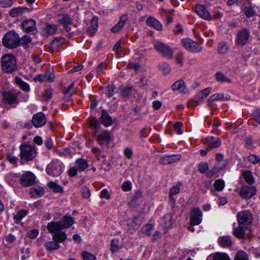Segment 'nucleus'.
<instances>
[{
    "mask_svg": "<svg viewBox=\"0 0 260 260\" xmlns=\"http://www.w3.org/2000/svg\"><path fill=\"white\" fill-rule=\"evenodd\" d=\"M237 220L239 225L248 228L252 223V215L248 210H244L237 214Z\"/></svg>",
    "mask_w": 260,
    "mask_h": 260,
    "instance_id": "9",
    "label": "nucleus"
},
{
    "mask_svg": "<svg viewBox=\"0 0 260 260\" xmlns=\"http://www.w3.org/2000/svg\"><path fill=\"white\" fill-rule=\"evenodd\" d=\"M65 42L64 38L60 37L54 38L51 42V45L53 47H58Z\"/></svg>",
    "mask_w": 260,
    "mask_h": 260,
    "instance_id": "48",
    "label": "nucleus"
},
{
    "mask_svg": "<svg viewBox=\"0 0 260 260\" xmlns=\"http://www.w3.org/2000/svg\"><path fill=\"white\" fill-rule=\"evenodd\" d=\"M81 193L83 198L88 199L90 197V192L88 188L83 186L81 189Z\"/></svg>",
    "mask_w": 260,
    "mask_h": 260,
    "instance_id": "62",
    "label": "nucleus"
},
{
    "mask_svg": "<svg viewBox=\"0 0 260 260\" xmlns=\"http://www.w3.org/2000/svg\"><path fill=\"white\" fill-rule=\"evenodd\" d=\"M159 68L165 74H168L171 71L170 66L165 62H160L159 64Z\"/></svg>",
    "mask_w": 260,
    "mask_h": 260,
    "instance_id": "53",
    "label": "nucleus"
},
{
    "mask_svg": "<svg viewBox=\"0 0 260 260\" xmlns=\"http://www.w3.org/2000/svg\"><path fill=\"white\" fill-rule=\"evenodd\" d=\"M22 26L25 32H33L36 29V22L31 19L25 20L22 23Z\"/></svg>",
    "mask_w": 260,
    "mask_h": 260,
    "instance_id": "23",
    "label": "nucleus"
},
{
    "mask_svg": "<svg viewBox=\"0 0 260 260\" xmlns=\"http://www.w3.org/2000/svg\"><path fill=\"white\" fill-rule=\"evenodd\" d=\"M20 183L24 187H28L36 183V176L30 172L23 174L20 178Z\"/></svg>",
    "mask_w": 260,
    "mask_h": 260,
    "instance_id": "12",
    "label": "nucleus"
},
{
    "mask_svg": "<svg viewBox=\"0 0 260 260\" xmlns=\"http://www.w3.org/2000/svg\"><path fill=\"white\" fill-rule=\"evenodd\" d=\"M253 119L260 124V109H257L253 111Z\"/></svg>",
    "mask_w": 260,
    "mask_h": 260,
    "instance_id": "60",
    "label": "nucleus"
},
{
    "mask_svg": "<svg viewBox=\"0 0 260 260\" xmlns=\"http://www.w3.org/2000/svg\"><path fill=\"white\" fill-rule=\"evenodd\" d=\"M225 186L224 182L222 179L216 180L214 183V186L217 191L223 190Z\"/></svg>",
    "mask_w": 260,
    "mask_h": 260,
    "instance_id": "50",
    "label": "nucleus"
},
{
    "mask_svg": "<svg viewBox=\"0 0 260 260\" xmlns=\"http://www.w3.org/2000/svg\"><path fill=\"white\" fill-rule=\"evenodd\" d=\"M184 58V55L182 52H180L177 53L176 57V60L177 63L181 67L183 65Z\"/></svg>",
    "mask_w": 260,
    "mask_h": 260,
    "instance_id": "57",
    "label": "nucleus"
},
{
    "mask_svg": "<svg viewBox=\"0 0 260 260\" xmlns=\"http://www.w3.org/2000/svg\"><path fill=\"white\" fill-rule=\"evenodd\" d=\"M229 99H230V96L223 93H215L210 97V100L211 101L226 100Z\"/></svg>",
    "mask_w": 260,
    "mask_h": 260,
    "instance_id": "35",
    "label": "nucleus"
},
{
    "mask_svg": "<svg viewBox=\"0 0 260 260\" xmlns=\"http://www.w3.org/2000/svg\"><path fill=\"white\" fill-rule=\"evenodd\" d=\"M53 241H48L44 243V246L48 251L58 249L60 246L59 243L63 242L67 239V235L64 232L53 233Z\"/></svg>",
    "mask_w": 260,
    "mask_h": 260,
    "instance_id": "3",
    "label": "nucleus"
},
{
    "mask_svg": "<svg viewBox=\"0 0 260 260\" xmlns=\"http://www.w3.org/2000/svg\"><path fill=\"white\" fill-rule=\"evenodd\" d=\"M106 64L104 62H101L97 67L95 71L99 74L103 73L104 72V70L106 69Z\"/></svg>",
    "mask_w": 260,
    "mask_h": 260,
    "instance_id": "64",
    "label": "nucleus"
},
{
    "mask_svg": "<svg viewBox=\"0 0 260 260\" xmlns=\"http://www.w3.org/2000/svg\"><path fill=\"white\" fill-rule=\"evenodd\" d=\"M29 9L27 7H17L11 9L9 13L10 16L16 17L21 16L25 12H28Z\"/></svg>",
    "mask_w": 260,
    "mask_h": 260,
    "instance_id": "27",
    "label": "nucleus"
},
{
    "mask_svg": "<svg viewBox=\"0 0 260 260\" xmlns=\"http://www.w3.org/2000/svg\"><path fill=\"white\" fill-rule=\"evenodd\" d=\"M247 159L249 162L252 164H256L260 161V158L258 156L253 154L249 155Z\"/></svg>",
    "mask_w": 260,
    "mask_h": 260,
    "instance_id": "59",
    "label": "nucleus"
},
{
    "mask_svg": "<svg viewBox=\"0 0 260 260\" xmlns=\"http://www.w3.org/2000/svg\"><path fill=\"white\" fill-rule=\"evenodd\" d=\"M218 242L222 247H230L232 245L231 237L228 236L219 237L218 239Z\"/></svg>",
    "mask_w": 260,
    "mask_h": 260,
    "instance_id": "30",
    "label": "nucleus"
},
{
    "mask_svg": "<svg viewBox=\"0 0 260 260\" xmlns=\"http://www.w3.org/2000/svg\"><path fill=\"white\" fill-rule=\"evenodd\" d=\"M74 222L73 217L70 215H65L58 221L49 222L47 226V230L50 233L62 232L61 230L70 228Z\"/></svg>",
    "mask_w": 260,
    "mask_h": 260,
    "instance_id": "1",
    "label": "nucleus"
},
{
    "mask_svg": "<svg viewBox=\"0 0 260 260\" xmlns=\"http://www.w3.org/2000/svg\"><path fill=\"white\" fill-rule=\"evenodd\" d=\"M82 256L84 260H95V256L87 252H83Z\"/></svg>",
    "mask_w": 260,
    "mask_h": 260,
    "instance_id": "58",
    "label": "nucleus"
},
{
    "mask_svg": "<svg viewBox=\"0 0 260 260\" xmlns=\"http://www.w3.org/2000/svg\"><path fill=\"white\" fill-rule=\"evenodd\" d=\"M215 79L218 82H228L231 83L232 80L231 79L226 77L222 73L220 72H217L215 75Z\"/></svg>",
    "mask_w": 260,
    "mask_h": 260,
    "instance_id": "38",
    "label": "nucleus"
},
{
    "mask_svg": "<svg viewBox=\"0 0 260 260\" xmlns=\"http://www.w3.org/2000/svg\"><path fill=\"white\" fill-rule=\"evenodd\" d=\"M181 158V155L179 154L166 155L161 157L159 160V162L162 165H168L178 161Z\"/></svg>",
    "mask_w": 260,
    "mask_h": 260,
    "instance_id": "18",
    "label": "nucleus"
},
{
    "mask_svg": "<svg viewBox=\"0 0 260 260\" xmlns=\"http://www.w3.org/2000/svg\"><path fill=\"white\" fill-rule=\"evenodd\" d=\"M91 26L88 29L89 33H94L98 28V18L96 17H93L90 21Z\"/></svg>",
    "mask_w": 260,
    "mask_h": 260,
    "instance_id": "41",
    "label": "nucleus"
},
{
    "mask_svg": "<svg viewBox=\"0 0 260 260\" xmlns=\"http://www.w3.org/2000/svg\"><path fill=\"white\" fill-rule=\"evenodd\" d=\"M146 22L147 25L151 26L157 30H161L162 29V25L154 17L149 16Z\"/></svg>",
    "mask_w": 260,
    "mask_h": 260,
    "instance_id": "24",
    "label": "nucleus"
},
{
    "mask_svg": "<svg viewBox=\"0 0 260 260\" xmlns=\"http://www.w3.org/2000/svg\"><path fill=\"white\" fill-rule=\"evenodd\" d=\"M212 260H231L230 257L225 253L216 252L213 257Z\"/></svg>",
    "mask_w": 260,
    "mask_h": 260,
    "instance_id": "46",
    "label": "nucleus"
},
{
    "mask_svg": "<svg viewBox=\"0 0 260 260\" xmlns=\"http://www.w3.org/2000/svg\"><path fill=\"white\" fill-rule=\"evenodd\" d=\"M242 175L245 182L248 184H251L254 182V178L250 171L245 170L243 171L242 173Z\"/></svg>",
    "mask_w": 260,
    "mask_h": 260,
    "instance_id": "33",
    "label": "nucleus"
},
{
    "mask_svg": "<svg viewBox=\"0 0 260 260\" xmlns=\"http://www.w3.org/2000/svg\"><path fill=\"white\" fill-rule=\"evenodd\" d=\"M57 18L58 22L62 24L67 29V31H69L68 29V26L73 23V20L70 15L67 14H59L57 15Z\"/></svg>",
    "mask_w": 260,
    "mask_h": 260,
    "instance_id": "21",
    "label": "nucleus"
},
{
    "mask_svg": "<svg viewBox=\"0 0 260 260\" xmlns=\"http://www.w3.org/2000/svg\"><path fill=\"white\" fill-rule=\"evenodd\" d=\"M28 213V211L25 210L19 211L14 217V222L18 223L21 219L25 217Z\"/></svg>",
    "mask_w": 260,
    "mask_h": 260,
    "instance_id": "39",
    "label": "nucleus"
},
{
    "mask_svg": "<svg viewBox=\"0 0 260 260\" xmlns=\"http://www.w3.org/2000/svg\"><path fill=\"white\" fill-rule=\"evenodd\" d=\"M128 19V16L126 14L122 15L119 20V21L112 28V31L117 32L119 31L124 26Z\"/></svg>",
    "mask_w": 260,
    "mask_h": 260,
    "instance_id": "25",
    "label": "nucleus"
},
{
    "mask_svg": "<svg viewBox=\"0 0 260 260\" xmlns=\"http://www.w3.org/2000/svg\"><path fill=\"white\" fill-rule=\"evenodd\" d=\"M256 192V188L253 186H244L240 191V196L244 199H248L252 198Z\"/></svg>",
    "mask_w": 260,
    "mask_h": 260,
    "instance_id": "15",
    "label": "nucleus"
},
{
    "mask_svg": "<svg viewBox=\"0 0 260 260\" xmlns=\"http://www.w3.org/2000/svg\"><path fill=\"white\" fill-rule=\"evenodd\" d=\"M44 76L45 82H52L54 81L55 75L50 70H47L44 74H43Z\"/></svg>",
    "mask_w": 260,
    "mask_h": 260,
    "instance_id": "45",
    "label": "nucleus"
},
{
    "mask_svg": "<svg viewBox=\"0 0 260 260\" xmlns=\"http://www.w3.org/2000/svg\"><path fill=\"white\" fill-rule=\"evenodd\" d=\"M75 92V90L74 89V83L72 82L64 91V93L69 95V96H72L74 93Z\"/></svg>",
    "mask_w": 260,
    "mask_h": 260,
    "instance_id": "56",
    "label": "nucleus"
},
{
    "mask_svg": "<svg viewBox=\"0 0 260 260\" xmlns=\"http://www.w3.org/2000/svg\"><path fill=\"white\" fill-rule=\"evenodd\" d=\"M229 50V47L226 43L221 42L218 46V52L219 54H224Z\"/></svg>",
    "mask_w": 260,
    "mask_h": 260,
    "instance_id": "47",
    "label": "nucleus"
},
{
    "mask_svg": "<svg viewBox=\"0 0 260 260\" xmlns=\"http://www.w3.org/2000/svg\"><path fill=\"white\" fill-rule=\"evenodd\" d=\"M133 91V87L132 86H127L121 89V94L125 96L130 95Z\"/></svg>",
    "mask_w": 260,
    "mask_h": 260,
    "instance_id": "54",
    "label": "nucleus"
},
{
    "mask_svg": "<svg viewBox=\"0 0 260 260\" xmlns=\"http://www.w3.org/2000/svg\"><path fill=\"white\" fill-rule=\"evenodd\" d=\"M3 45L8 48H17L20 44V39L19 35L14 31L7 32L3 38Z\"/></svg>",
    "mask_w": 260,
    "mask_h": 260,
    "instance_id": "4",
    "label": "nucleus"
},
{
    "mask_svg": "<svg viewBox=\"0 0 260 260\" xmlns=\"http://www.w3.org/2000/svg\"><path fill=\"white\" fill-rule=\"evenodd\" d=\"M209 169V166L206 162H200L198 165V170L202 174H204L207 172Z\"/></svg>",
    "mask_w": 260,
    "mask_h": 260,
    "instance_id": "52",
    "label": "nucleus"
},
{
    "mask_svg": "<svg viewBox=\"0 0 260 260\" xmlns=\"http://www.w3.org/2000/svg\"><path fill=\"white\" fill-rule=\"evenodd\" d=\"M123 153L127 159H131L133 155V150L128 147H126L124 149Z\"/></svg>",
    "mask_w": 260,
    "mask_h": 260,
    "instance_id": "63",
    "label": "nucleus"
},
{
    "mask_svg": "<svg viewBox=\"0 0 260 260\" xmlns=\"http://www.w3.org/2000/svg\"><path fill=\"white\" fill-rule=\"evenodd\" d=\"M16 241L15 237L11 234L8 235L4 242V244L9 246V245L13 244Z\"/></svg>",
    "mask_w": 260,
    "mask_h": 260,
    "instance_id": "51",
    "label": "nucleus"
},
{
    "mask_svg": "<svg viewBox=\"0 0 260 260\" xmlns=\"http://www.w3.org/2000/svg\"><path fill=\"white\" fill-rule=\"evenodd\" d=\"M203 143L204 144L207 145L209 149L216 148L221 145V140L218 137L215 139L210 137L204 139Z\"/></svg>",
    "mask_w": 260,
    "mask_h": 260,
    "instance_id": "20",
    "label": "nucleus"
},
{
    "mask_svg": "<svg viewBox=\"0 0 260 260\" xmlns=\"http://www.w3.org/2000/svg\"><path fill=\"white\" fill-rule=\"evenodd\" d=\"M234 260H249L248 255L246 252L239 250L236 254Z\"/></svg>",
    "mask_w": 260,
    "mask_h": 260,
    "instance_id": "43",
    "label": "nucleus"
},
{
    "mask_svg": "<svg viewBox=\"0 0 260 260\" xmlns=\"http://www.w3.org/2000/svg\"><path fill=\"white\" fill-rule=\"evenodd\" d=\"M154 49L162 56L171 59L173 56V50L168 45L161 42H156L154 44Z\"/></svg>",
    "mask_w": 260,
    "mask_h": 260,
    "instance_id": "8",
    "label": "nucleus"
},
{
    "mask_svg": "<svg viewBox=\"0 0 260 260\" xmlns=\"http://www.w3.org/2000/svg\"><path fill=\"white\" fill-rule=\"evenodd\" d=\"M181 42L185 48L191 53H199L202 50V47L198 42L190 38L183 39Z\"/></svg>",
    "mask_w": 260,
    "mask_h": 260,
    "instance_id": "10",
    "label": "nucleus"
},
{
    "mask_svg": "<svg viewBox=\"0 0 260 260\" xmlns=\"http://www.w3.org/2000/svg\"><path fill=\"white\" fill-rule=\"evenodd\" d=\"M29 192L32 197L38 198L44 194V189L42 186H34L29 188Z\"/></svg>",
    "mask_w": 260,
    "mask_h": 260,
    "instance_id": "28",
    "label": "nucleus"
},
{
    "mask_svg": "<svg viewBox=\"0 0 260 260\" xmlns=\"http://www.w3.org/2000/svg\"><path fill=\"white\" fill-rule=\"evenodd\" d=\"M63 165L62 162L58 160H54L48 165L46 168L47 173L50 176H58L63 171Z\"/></svg>",
    "mask_w": 260,
    "mask_h": 260,
    "instance_id": "6",
    "label": "nucleus"
},
{
    "mask_svg": "<svg viewBox=\"0 0 260 260\" xmlns=\"http://www.w3.org/2000/svg\"><path fill=\"white\" fill-rule=\"evenodd\" d=\"M57 25L54 24L46 23L41 30V34L45 37L54 34L57 30Z\"/></svg>",
    "mask_w": 260,
    "mask_h": 260,
    "instance_id": "22",
    "label": "nucleus"
},
{
    "mask_svg": "<svg viewBox=\"0 0 260 260\" xmlns=\"http://www.w3.org/2000/svg\"><path fill=\"white\" fill-rule=\"evenodd\" d=\"M20 157L22 159L29 161L33 159L36 155L35 147L29 145H21L19 147Z\"/></svg>",
    "mask_w": 260,
    "mask_h": 260,
    "instance_id": "7",
    "label": "nucleus"
},
{
    "mask_svg": "<svg viewBox=\"0 0 260 260\" xmlns=\"http://www.w3.org/2000/svg\"><path fill=\"white\" fill-rule=\"evenodd\" d=\"M173 215L170 213L165 214L163 217V222L162 225L164 228L168 229L170 228L172 225Z\"/></svg>",
    "mask_w": 260,
    "mask_h": 260,
    "instance_id": "31",
    "label": "nucleus"
},
{
    "mask_svg": "<svg viewBox=\"0 0 260 260\" xmlns=\"http://www.w3.org/2000/svg\"><path fill=\"white\" fill-rule=\"evenodd\" d=\"M75 166L69 170V174L71 177H75L77 175L78 171L83 172L89 167L88 161L83 158H79L76 160Z\"/></svg>",
    "mask_w": 260,
    "mask_h": 260,
    "instance_id": "5",
    "label": "nucleus"
},
{
    "mask_svg": "<svg viewBox=\"0 0 260 260\" xmlns=\"http://www.w3.org/2000/svg\"><path fill=\"white\" fill-rule=\"evenodd\" d=\"M173 90H178L180 92L186 93L187 91L185 82L183 80H178L172 86Z\"/></svg>",
    "mask_w": 260,
    "mask_h": 260,
    "instance_id": "26",
    "label": "nucleus"
},
{
    "mask_svg": "<svg viewBox=\"0 0 260 260\" xmlns=\"http://www.w3.org/2000/svg\"><path fill=\"white\" fill-rule=\"evenodd\" d=\"M15 81L16 83L20 86V87L24 91L28 92L30 90L29 85L24 82L20 78L16 77H15Z\"/></svg>",
    "mask_w": 260,
    "mask_h": 260,
    "instance_id": "34",
    "label": "nucleus"
},
{
    "mask_svg": "<svg viewBox=\"0 0 260 260\" xmlns=\"http://www.w3.org/2000/svg\"><path fill=\"white\" fill-rule=\"evenodd\" d=\"M46 122V118L42 112L34 114L32 118V123L36 127L43 126Z\"/></svg>",
    "mask_w": 260,
    "mask_h": 260,
    "instance_id": "17",
    "label": "nucleus"
},
{
    "mask_svg": "<svg viewBox=\"0 0 260 260\" xmlns=\"http://www.w3.org/2000/svg\"><path fill=\"white\" fill-rule=\"evenodd\" d=\"M211 91V87H207L200 91L197 94L198 101H202L208 96Z\"/></svg>",
    "mask_w": 260,
    "mask_h": 260,
    "instance_id": "36",
    "label": "nucleus"
},
{
    "mask_svg": "<svg viewBox=\"0 0 260 260\" xmlns=\"http://www.w3.org/2000/svg\"><path fill=\"white\" fill-rule=\"evenodd\" d=\"M153 230V225L152 224L148 223L144 225L141 229L143 234L147 236H150L151 232Z\"/></svg>",
    "mask_w": 260,
    "mask_h": 260,
    "instance_id": "44",
    "label": "nucleus"
},
{
    "mask_svg": "<svg viewBox=\"0 0 260 260\" xmlns=\"http://www.w3.org/2000/svg\"><path fill=\"white\" fill-rule=\"evenodd\" d=\"M203 213L198 207L192 208L190 212V223L191 225H199L202 221Z\"/></svg>",
    "mask_w": 260,
    "mask_h": 260,
    "instance_id": "11",
    "label": "nucleus"
},
{
    "mask_svg": "<svg viewBox=\"0 0 260 260\" xmlns=\"http://www.w3.org/2000/svg\"><path fill=\"white\" fill-rule=\"evenodd\" d=\"M244 226L242 225L238 226L233 231L234 235L237 238L241 239H243L245 236V232L244 230Z\"/></svg>",
    "mask_w": 260,
    "mask_h": 260,
    "instance_id": "32",
    "label": "nucleus"
},
{
    "mask_svg": "<svg viewBox=\"0 0 260 260\" xmlns=\"http://www.w3.org/2000/svg\"><path fill=\"white\" fill-rule=\"evenodd\" d=\"M242 10L243 11L246 17L249 18L252 17L255 14V13L253 10V8L250 6L244 7L242 9Z\"/></svg>",
    "mask_w": 260,
    "mask_h": 260,
    "instance_id": "49",
    "label": "nucleus"
},
{
    "mask_svg": "<svg viewBox=\"0 0 260 260\" xmlns=\"http://www.w3.org/2000/svg\"><path fill=\"white\" fill-rule=\"evenodd\" d=\"M2 70L6 73H11L16 69L17 61L16 57L11 54H6L1 58Z\"/></svg>",
    "mask_w": 260,
    "mask_h": 260,
    "instance_id": "2",
    "label": "nucleus"
},
{
    "mask_svg": "<svg viewBox=\"0 0 260 260\" xmlns=\"http://www.w3.org/2000/svg\"><path fill=\"white\" fill-rule=\"evenodd\" d=\"M101 119L102 124H103L106 127L109 126L113 122L111 117L109 115L106 111L104 110L102 111Z\"/></svg>",
    "mask_w": 260,
    "mask_h": 260,
    "instance_id": "29",
    "label": "nucleus"
},
{
    "mask_svg": "<svg viewBox=\"0 0 260 260\" xmlns=\"http://www.w3.org/2000/svg\"><path fill=\"white\" fill-rule=\"evenodd\" d=\"M121 248L119 240L115 238L111 241V250L113 253L117 252Z\"/></svg>",
    "mask_w": 260,
    "mask_h": 260,
    "instance_id": "42",
    "label": "nucleus"
},
{
    "mask_svg": "<svg viewBox=\"0 0 260 260\" xmlns=\"http://www.w3.org/2000/svg\"><path fill=\"white\" fill-rule=\"evenodd\" d=\"M250 32L247 29L239 31L237 35V42L238 44L243 46L245 45L249 39Z\"/></svg>",
    "mask_w": 260,
    "mask_h": 260,
    "instance_id": "19",
    "label": "nucleus"
},
{
    "mask_svg": "<svg viewBox=\"0 0 260 260\" xmlns=\"http://www.w3.org/2000/svg\"><path fill=\"white\" fill-rule=\"evenodd\" d=\"M221 170L218 166H216V165L214 166V167L207 173V177L208 178H211L213 177L215 174H217Z\"/></svg>",
    "mask_w": 260,
    "mask_h": 260,
    "instance_id": "55",
    "label": "nucleus"
},
{
    "mask_svg": "<svg viewBox=\"0 0 260 260\" xmlns=\"http://www.w3.org/2000/svg\"><path fill=\"white\" fill-rule=\"evenodd\" d=\"M182 183H179L176 186H173L170 190L169 192V197L173 202H175V200L173 199V196L174 194H178L180 190V187L182 185Z\"/></svg>",
    "mask_w": 260,
    "mask_h": 260,
    "instance_id": "40",
    "label": "nucleus"
},
{
    "mask_svg": "<svg viewBox=\"0 0 260 260\" xmlns=\"http://www.w3.org/2000/svg\"><path fill=\"white\" fill-rule=\"evenodd\" d=\"M195 12L198 15L202 18L209 20H211L212 17L210 13L207 10L206 7L201 4H197L194 7Z\"/></svg>",
    "mask_w": 260,
    "mask_h": 260,
    "instance_id": "16",
    "label": "nucleus"
},
{
    "mask_svg": "<svg viewBox=\"0 0 260 260\" xmlns=\"http://www.w3.org/2000/svg\"><path fill=\"white\" fill-rule=\"evenodd\" d=\"M115 91V87L113 85H108L106 89V94L108 97L113 95Z\"/></svg>",
    "mask_w": 260,
    "mask_h": 260,
    "instance_id": "61",
    "label": "nucleus"
},
{
    "mask_svg": "<svg viewBox=\"0 0 260 260\" xmlns=\"http://www.w3.org/2000/svg\"><path fill=\"white\" fill-rule=\"evenodd\" d=\"M112 137V135L110 132L108 130H105L98 136V143L101 146H107L111 141Z\"/></svg>",
    "mask_w": 260,
    "mask_h": 260,
    "instance_id": "14",
    "label": "nucleus"
},
{
    "mask_svg": "<svg viewBox=\"0 0 260 260\" xmlns=\"http://www.w3.org/2000/svg\"><path fill=\"white\" fill-rule=\"evenodd\" d=\"M20 93V91H9L3 93V98L9 105H14L15 107L19 102L18 96Z\"/></svg>",
    "mask_w": 260,
    "mask_h": 260,
    "instance_id": "13",
    "label": "nucleus"
},
{
    "mask_svg": "<svg viewBox=\"0 0 260 260\" xmlns=\"http://www.w3.org/2000/svg\"><path fill=\"white\" fill-rule=\"evenodd\" d=\"M20 175L15 173L10 174L7 176L8 182L12 185H14L16 182L20 181Z\"/></svg>",
    "mask_w": 260,
    "mask_h": 260,
    "instance_id": "37",
    "label": "nucleus"
}]
</instances>
